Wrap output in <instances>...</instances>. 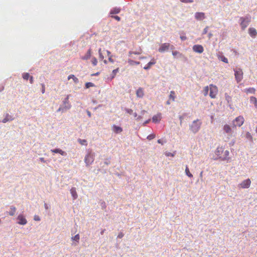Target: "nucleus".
<instances>
[{
  "label": "nucleus",
  "instance_id": "f257e3e1",
  "mask_svg": "<svg viewBox=\"0 0 257 257\" xmlns=\"http://www.w3.org/2000/svg\"><path fill=\"white\" fill-rule=\"evenodd\" d=\"M215 154L218 156V159L225 160L228 159L229 152L228 150H224L223 147H219L216 149Z\"/></svg>",
  "mask_w": 257,
  "mask_h": 257
},
{
  "label": "nucleus",
  "instance_id": "f03ea898",
  "mask_svg": "<svg viewBox=\"0 0 257 257\" xmlns=\"http://www.w3.org/2000/svg\"><path fill=\"white\" fill-rule=\"evenodd\" d=\"M201 124V121L199 119H197L194 120L190 125V130L192 132L195 134L199 131Z\"/></svg>",
  "mask_w": 257,
  "mask_h": 257
},
{
  "label": "nucleus",
  "instance_id": "7ed1b4c3",
  "mask_svg": "<svg viewBox=\"0 0 257 257\" xmlns=\"http://www.w3.org/2000/svg\"><path fill=\"white\" fill-rule=\"evenodd\" d=\"M209 96L211 98H215L218 94V90L216 85L210 84L209 85Z\"/></svg>",
  "mask_w": 257,
  "mask_h": 257
},
{
  "label": "nucleus",
  "instance_id": "20e7f679",
  "mask_svg": "<svg viewBox=\"0 0 257 257\" xmlns=\"http://www.w3.org/2000/svg\"><path fill=\"white\" fill-rule=\"evenodd\" d=\"M240 26L242 30H244L247 27L250 22V17L249 16L245 17H241L240 18Z\"/></svg>",
  "mask_w": 257,
  "mask_h": 257
},
{
  "label": "nucleus",
  "instance_id": "39448f33",
  "mask_svg": "<svg viewBox=\"0 0 257 257\" xmlns=\"http://www.w3.org/2000/svg\"><path fill=\"white\" fill-rule=\"evenodd\" d=\"M244 122V117L242 116H238V117H236L233 121H232V125L233 127L236 126H241Z\"/></svg>",
  "mask_w": 257,
  "mask_h": 257
},
{
  "label": "nucleus",
  "instance_id": "423d86ee",
  "mask_svg": "<svg viewBox=\"0 0 257 257\" xmlns=\"http://www.w3.org/2000/svg\"><path fill=\"white\" fill-rule=\"evenodd\" d=\"M170 47L172 49L174 48V46L173 45L171 46L170 43H163L161 45L160 48H159L158 51L160 53H163L165 51H168Z\"/></svg>",
  "mask_w": 257,
  "mask_h": 257
},
{
  "label": "nucleus",
  "instance_id": "0eeeda50",
  "mask_svg": "<svg viewBox=\"0 0 257 257\" xmlns=\"http://www.w3.org/2000/svg\"><path fill=\"white\" fill-rule=\"evenodd\" d=\"M235 77L238 82H240L243 78V72L241 69H236L235 71Z\"/></svg>",
  "mask_w": 257,
  "mask_h": 257
},
{
  "label": "nucleus",
  "instance_id": "6e6552de",
  "mask_svg": "<svg viewBox=\"0 0 257 257\" xmlns=\"http://www.w3.org/2000/svg\"><path fill=\"white\" fill-rule=\"evenodd\" d=\"M251 181L249 179H247L242 181L239 184V187L241 188H248L250 185Z\"/></svg>",
  "mask_w": 257,
  "mask_h": 257
},
{
  "label": "nucleus",
  "instance_id": "1a4fd4ad",
  "mask_svg": "<svg viewBox=\"0 0 257 257\" xmlns=\"http://www.w3.org/2000/svg\"><path fill=\"white\" fill-rule=\"evenodd\" d=\"M193 50L198 53H202L204 51L203 46L201 45H195L193 47Z\"/></svg>",
  "mask_w": 257,
  "mask_h": 257
},
{
  "label": "nucleus",
  "instance_id": "9d476101",
  "mask_svg": "<svg viewBox=\"0 0 257 257\" xmlns=\"http://www.w3.org/2000/svg\"><path fill=\"white\" fill-rule=\"evenodd\" d=\"M18 220V223L21 225H25L27 223L26 219L22 215H19L17 218Z\"/></svg>",
  "mask_w": 257,
  "mask_h": 257
},
{
  "label": "nucleus",
  "instance_id": "9b49d317",
  "mask_svg": "<svg viewBox=\"0 0 257 257\" xmlns=\"http://www.w3.org/2000/svg\"><path fill=\"white\" fill-rule=\"evenodd\" d=\"M195 17L196 19L198 20H202L205 18V14L202 12L196 13L195 14Z\"/></svg>",
  "mask_w": 257,
  "mask_h": 257
},
{
  "label": "nucleus",
  "instance_id": "f8f14e48",
  "mask_svg": "<svg viewBox=\"0 0 257 257\" xmlns=\"http://www.w3.org/2000/svg\"><path fill=\"white\" fill-rule=\"evenodd\" d=\"M248 33L249 35L252 38L255 37L257 35L256 31L253 28H249L248 29Z\"/></svg>",
  "mask_w": 257,
  "mask_h": 257
},
{
  "label": "nucleus",
  "instance_id": "ddd939ff",
  "mask_svg": "<svg viewBox=\"0 0 257 257\" xmlns=\"http://www.w3.org/2000/svg\"><path fill=\"white\" fill-rule=\"evenodd\" d=\"M223 130L224 131V132L226 134H231L232 130L231 128V126L227 124L224 125Z\"/></svg>",
  "mask_w": 257,
  "mask_h": 257
},
{
  "label": "nucleus",
  "instance_id": "4468645a",
  "mask_svg": "<svg viewBox=\"0 0 257 257\" xmlns=\"http://www.w3.org/2000/svg\"><path fill=\"white\" fill-rule=\"evenodd\" d=\"M136 95L138 97L142 98L144 95V90L142 88H139L136 91Z\"/></svg>",
  "mask_w": 257,
  "mask_h": 257
},
{
  "label": "nucleus",
  "instance_id": "2eb2a0df",
  "mask_svg": "<svg viewBox=\"0 0 257 257\" xmlns=\"http://www.w3.org/2000/svg\"><path fill=\"white\" fill-rule=\"evenodd\" d=\"M161 119V113H158L157 115L153 116L152 117V121L155 123L159 122Z\"/></svg>",
  "mask_w": 257,
  "mask_h": 257
},
{
  "label": "nucleus",
  "instance_id": "dca6fc26",
  "mask_svg": "<svg viewBox=\"0 0 257 257\" xmlns=\"http://www.w3.org/2000/svg\"><path fill=\"white\" fill-rule=\"evenodd\" d=\"M112 131L116 134H119L122 132V128L120 126L113 125L112 126Z\"/></svg>",
  "mask_w": 257,
  "mask_h": 257
},
{
  "label": "nucleus",
  "instance_id": "f3484780",
  "mask_svg": "<svg viewBox=\"0 0 257 257\" xmlns=\"http://www.w3.org/2000/svg\"><path fill=\"white\" fill-rule=\"evenodd\" d=\"M156 63V60L154 59H153L151 60V61L150 62H149L147 65L146 66H145L144 67V69H146V70H147V69H149L151 68V66L153 65H154Z\"/></svg>",
  "mask_w": 257,
  "mask_h": 257
},
{
  "label": "nucleus",
  "instance_id": "a211bd4d",
  "mask_svg": "<svg viewBox=\"0 0 257 257\" xmlns=\"http://www.w3.org/2000/svg\"><path fill=\"white\" fill-rule=\"evenodd\" d=\"M172 55L174 57L176 56H178L180 58L184 57V55L182 53H180L179 52L177 51H172Z\"/></svg>",
  "mask_w": 257,
  "mask_h": 257
},
{
  "label": "nucleus",
  "instance_id": "6ab92c4d",
  "mask_svg": "<svg viewBox=\"0 0 257 257\" xmlns=\"http://www.w3.org/2000/svg\"><path fill=\"white\" fill-rule=\"evenodd\" d=\"M250 103H253L255 107L257 108V99L256 97L251 96L250 97Z\"/></svg>",
  "mask_w": 257,
  "mask_h": 257
},
{
  "label": "nucleus",
  "instance_id": "aec40b11",
  "mask_svg": "<svg viewBox=\"0 0 257 257\" xmlns=\"http://www.w3.org/2000/svg\"><path fill=\"white\" fill-rule=\"evenodd\" d=\"M16 211V208L14 206H11L10 207V211L9 212V214L11 216H14L15 214Z\"/></svg>",
  "mask_w": 257,
  "mask_h": 257
},
{
  "label": "nucleus",
  "instance_id": "412c9836",
  "mask_svg": "<svg viewBox=\"0 0 257 257\" xmlns=\"http://www.w3.org/2000/svg\"><path fill=\"white\" fill-rule=\"evenodd\" d=\"M120 11V9L119 8H115L112 9L110 12V14H118Z\"/></svg>",
  "mask_w": 257,
  "mask_h": 257
},
{
  "label": "nucleus",
  "instance_id": "4be33fe9",
  "mask_svg": "<svg viewBox=\"0 0 257 257\" xmlns=\"http://www.w3.org/2000/svg\"><path fill=\"white\" fill-rule=\"evenodd\" d=\"M118 70H119V68H117L115 69H114L112 71V73L111 74V76H110V80H112L115 77L116 73L118 72Z\"/></svg>",
  "mask_w": 257,
  "mask_h": 257
},
{
  "label": "nucleus",
  "instance_id": "5701e85b",
  "mask_svg": "<svg viewBox=\"0 0 257 257\" xmlns=\"http://www.w3.org/2000/svg\"><path fill=\"white\" fill-rule=\"evenodd\" d=\"M98 53H99V59L101 60H103V62L105 64H107V62L106 60H103L104 59V56H103L101 52V49H99V50H98Z\"/></svg>",
  "mask_w": 257,
  "mask_h": 257
},
{
  "label": "nucleus",
  "instance_id": "b1692460",
  "mask_svg": "<svg viewBox=\"0 0 257 257\" xmlns=\"http://www.w3.org/2000/svg\"><path fill=\"white\" fill-rule=\"evenodd\" d=\"M71 195L74 199H76L77 197V193L75 188H72L70 190Z\"/></svg>",
  "mask_w": 257,
  "mask_h": 257
},
{
  "label": "nucleus",
  "instance_id": "393cba45",
  "mask_svg": "<svg viewBox=\"0 0 257 257\" xmlns=\"http://www.w3.org/2000/svg\"><path fill=\"white\" fill-rule=\"evenodd\" d=\"M176 98L175 93L174 91H171L169 95V99H172L173 101L175 100Z\"/></svg>",
  "mask_w": 257,
  "mask_h": 257
},
{
  "label": "nucleus",
  "instance_id": "a878e982",
  "mask_svg": "<svg viewBox=\"0 0 257 257\" xmlns=\"http://www.w3.org/2000/svg\"><path fill=\"white\" fill-rule=\"evenodd\" d=\"M79 239H80V237H79V234H77L74 236L72 237V240L73 241H76V243H78Z\"/></svg>",
  "mask_w": 257,
  "mask_h": 257
},
{
  "label": "nucleus",
  "instance_id": "bb28decb",
  "mask_svg": "<svg viewBox=\"0 0 257 257\" xmlns=\"http://www.w3.org/2000/svg\"><path fill=\"white\" fill-rule=\"evenodd\" d=\"M91 56V50L89 49L88 51L87 52L86 54L83 57V59H88Z\"/></svg>",
  "mask_w": 257,
  "mask_h": 257
},
{
  "label": "nucleus",
  "instance_id": "cd10ccee",
  "mask_svg": "<svg viewBox=\"0 0 257 257\" xmlns=\"http://www.w3.org/2000/svg\"><path fill=\"white\" fill-rule=\"evenodd\" d=\"M185 173L187 176H188L189 177H192L193 175L190 172L189 168L187 166L186 167L185 169Z\"/></svg>",
  "mask_w": 257,
  "mask_h": 257
},
{
  "label": "nucleus",
  "instance_id": "c85d7f7f",
  "mask_svg": "<svg viewBox=\"0 0 257 257\" xmlns=\"http://www.w3.org/2000/svg\"><path fill=\"white\" fill-rule=\"evenodd\" d=\"M209 89V87L208 86H205L204 88L203 93H204V96H207V94L208 93Z\"/></svg>",
  "mask_w": 257,
  "mask_h": 257
},
{
  "label": "nucleus",
  "instance_id": "c756f323",
  "mask_svg": "<svg viewBox=\"0 0 257 257\" xmlns=\"http://www.w3.org/2000/svg\"><path fill=\"white\" fill-rule=\"evenodd\" d=\"M219 59L222 62H224L225 63H228V59L225 57H224V56H220L219 57Z\"/></svg>",
  "mask_w": 257,
  "mask_h": 257
},
{
  "label": "nucleus",
  "instance_id": "7c9ffc66",
  "mask_svg": "<svg viewBox=\"0 0 257 257\" xmlns=\"http://www.w3.org/2000/svg\"><path fill=\"white\" fill-rule=\"evenodd\" d=\"M93 86H94V84L92 82H87L85 84L86 88H89V87H93Z\"/></svg>",
  "mask_w": 257,
  "mask_h": 257
},
{
  "label": "nucleus",
  "instance_id": "2f4dec72",
  "mask_svg": "<svg viewBox=\"0 0 257 257\" xmlns=\"http://www.w3.org/2000/svg\"><path fill=\"white\" fill-rule=\"evenodd\" d=\"M225 97L228 103H229L231 101V97L227 93L225 94Z\"/></svg>",
  "mask_w": 257,
  "mask_h": 257
},
{
  "label": "nucleus",
  "instance_id": "473e14b6",
  "mask_svg": "<svg viewBox=\"0 0 257 257\" xmlns=\"http://www.w3.org/2000/svg\"><path fill=\"white\" fill-rule=\"evenodd\" d=\"M91 63L94 66H96L97 63V60L96 58L93 57L91 59Z\"/></svg>",
  "mask_w": 257,
  "mask_h": 257
},
{
  "label": "nucleus",
  "instance_id": "72a5a7b5",
  "mask_svg": "<svg viewBox=\"0 0 257 257\" xmlns=\"http://www.w3.org/2000/svg\"><path fill=\"white\" fill-rule=\"evenodd\" d=\"M100 206L102 209H105L106 207V203L104 201H102L100 203Z\"/></svg>",
  "mask_w": 257,
  "mask_h": 257
},
{
  "label": "nucleus",
  "instance_id": "f704fd0d",
  "mask_svg": "<svg viewBox=\"0 0 257 257\" xmlns=\"http://www.w3.org/2000/svg\"><path fill=\"white\" fill-rule=\"evenodd\" d=\"M125 111L130 114H132L133 113V110L132 109L125 108Z\"/></svg>",
  "mask_w": 257,
  "mask_h": 257
},
{
  "label": "nucleus",
  "instance_id": "c9c22d12",
  "mask_svg": "<svg viewBox=\"0 0 257 257\" xmlns=\"http://www.w3.org/2000/svg\"><path fill=\"white\" fill-rule=\"evenodd\" d=\"M155 135L154 134H151L147 137V139L149 140L154 139Z\"/></svg>",
  "mask_w": 257,
  "mask_h": 257
},
{
  "label": "nucleus",
  "instance_id": "e433bc0d",
  "mask_svg": "<svg viewBox=\"0 0 257 257\" xmlns=\"http://www.w3.org/2000/svg\"><path fill=\"white\" fill-rule=\"evenodd\" d=\"M181 2L182 3H193V0H180Z\"/></svg>",
  "mask_w": 257,
  "mask_h": 257
},
{
  "label": "nucleus",
  "instance_id": "4c0bfd02",
  "mask_svg": "<svg viewBox=\"0 0 257 257\" xmlns=\"http://www.w3.org/2000/svg\"><path fill=\"white\" fill-rule=\"evenodd\" d=\"M111 17L115 19L117 21H119L120 20V17L117 16H111Z\"/></svg>",
  "mask_w": 257,
  "mask_h": 257
},
{
  "label": "nucleus",
  "instance_id": "58836bf2",
  "mask_svg": "<svg viewBox=\"0 0 257 257\" xmlns=\"http://www.w3.org/2000/svg\"><path fill=\"white\" fill-rule=\"evenodd\" d=\"M246 136L247 139L252 140V137L249 133L247 132L246 134Z\"/></svg>",
  "mask_w": 257,
  "mask_h": 257
},
{
  "label": "nucleus",
  "instance_id": "ea45409f",
  "mask_svg": "<svg viewBox=\"0 0 257 257\" xmlns=\"http://www.w3.org/2000/svg\"><path fill=\"white\" fill-rule=\"evenodd\" d=\"M123 236H124V234L122 232H120L119 233V234L117 236V237L119 238H121L123 237Z\"/></svg>",
  "mask_w": 257,
  "mask_h": 257
},
{
  "label": "nucleus",
  "instance_id": "a19ab883",
  "mask_svg": "<svg viewBox=\"0 0 257 257\" xmlns=\"http://www.w3.org/2000/svg\"><path fill=\"white\" fill-rule=\"evenodd\" d=\"M208 27H206L203 31V34H206L208 32Z\"/></svg>",
  "mask_w": 257,
  "mask_h": 257
},
{
  "label": "nucleus",
  "instance_id": "79ce46f5",
  "mask_svg": "<svg viewBox=\"0 0 257 257\" xmlns=\"http://www.w3.org/2000/svg\"><path fill=\"white\" fill-rule=\"evenodd\" d=\"M112 55L109 56V57H108V60L109 62L113 63H114V60L112 59Z\"/></svg>",
  "mask_w": 257,
  "mask_h": 257
},
{
  "label": "nucleus",
  "instance_id": "37998d69",
  "mask_svg": "<svg viewBox=\"0 0 257 257\" xmlns=\"http://www.w3.org/2000/svg\"><path fill=\"white\" fill-rule=\"evenodd\" d=\"M34 220H36V221H39L40 220V218L39 216L35 215L34 216Z\"/></svg>",
  "mask_w": 257,
  "mask_h": 257
},
{
  "label": "nucleus",
  "instance_id": "c03bdc74",
  "mask_svg": "<svg viewBox=\"0 0 257 257\" xmlns=\"http://www.w3.org/2000/svg\"><path fill=\"white\" fill-rule=\"evenodd\" d=\"M180 39L182 41H185V40H186L187 39V37L185 36H180Z\"/></svg>",
  "mask_w": 257,
  "mask_h": 257
},
{
  "label": "nucleus",
  "instance_id": "a18cd8bd",
  "mask_svg": "<svg viewBox=\"0 0 257 257\" xmlns=\"http://www.w3.org/2000/svg\"><path fill=\"white\" fill-rule=\"evenodd\" d=\"M165 155L167 156H174V155L172 153H167V152H166L165 153Z\"/></svg>",
  "mask_w": 257,
  "mask_h": 257
},
{
  "label": "nucleus",
  "instance_id": "49530a36",
  "mask_svg": "<svg viewBox=\"0 0 257 257\" xmlns=\"http://www.w3.org/2000/svg\"><path fill=\"white\" fill-rule=\"evenodd\" d=\"M106 53H107V55H108V57H109V56L111 55V53H110V52L109 51L106 50Z\"/></svg>",
  "mask_w": 257,
  "mask_h": 257
},
{
  "label": "nucleus",
  "instance_id": "de8ad7c7",
  "mask_svg": "<svg viewBox=\"0 0 257 257\" xmlns=\"http://www.w3.org/2000/svg\"><path fill=\"white\" fill-rule=\"evenodd\" d=\"M130 53V55L132 54H139V53H137V52H129Z\"/></svg>",
  "mask_w": 257,
  "mask_h": 257
},
{
  "label": "nucleus",
  "instance_id": "09e8293b",
  "mask_svg": "<svg viewBox=\"0 0 257 257\" xmlns=\"http://www.w3.org/2000/svg\"><path fill=\"white\" fill-rule=\"evenodd\" d=\"M105 231V229H102V230L101 231V232H100V234H101V235H102V234L104 233V231Z\"/></svg>",
  "mask_w": 257,
  "mask_h": 257
},
{
  "label": "nucleus",
  "instance_id": "8fccbe9b",
  "mask_svg": "<svg viewBox=\"0 0 257 257\" xmlns=\"http://www.w3.org/2000/svg\"><path fill=\"white\" fill-rule=\"evenodd\" d=\"M158 143H159V144H163V143H162V141L161 140L159 139L158 140Z\"/></svg>",
  "mask_w": 257,
  "mask_h": 257
},
{
  "label": "nucleus",
  "instance_id": "3c124183",
  "mask_svg": "<svg viewBox=\"0 0 257 257\" xmlns=\"http://www.w3.org/2000/svg\"><path fill=\"white\" fill-rule=\"evenodd\" d=\"M86 141L85 140H83V141H81V145H84V143H85Z\"/></svg>",
  "mask_w": 257,
  "mask_h": 257
},
{
  "label": "nucleus",
  "instance_id": "603ef678",
  "mask_svg": "<svg viewBox=\"0 0 257 257\" xmlns=\"http://www.w3.org/2000/svg\"><path fill=\"white\" fill-rule=\"evenodd\" d=\"M87 114L89 117L91 116V113L90 111H87Z\"/></svg>",
  "mask_w": 257,
  "mask_h": 257
},
{
  "label": "nucleus",
  "instance_id": "864d4df0",
  "mask_svg": "<svg viewBox=\"0 0 257 257\" xmlns=\"http://www.w3.org/2000/svg\"><path fill=\"white\" fill-rule=\"evenodd\" d=\"M134 116H135V117H137V113H136V112H135V113H134Z\"/></svg>",
  "mask_w": 257,
  "mask_h": 257
},
{
  "label": "nucleus",
  "instance_id": "5fc2aeb1",
  "mask_svg": "<svg viewBox=\"0 0 257 257\" xmlns=\"http://www.w3.org/2000/svg\"><path fill=\"white\" fill-rule=\"evenodd\" d=\"M179 118H180V120H181V122H182V120L183 118H182V116H180V117H179Z\"/></svg>",
  "mask_w": 257,
  "mask_h": 257
},
{
  "label": "nucleus",
  "instance_id": "6e6d98bb",
  "mask_svg": "<svg viewBox=\"0 0 257 257\" xmlns=\"http://www.w3.org/2000/svg\"><path fill=\"white\" fill-rule=\"evenodd\" d=\"M150 121V119H149L148 120H147L146 122H145V123H149V122Z\"/></svg>",
  "mask_w": 257,
  "mask_h": 257
},
{
  "label": "nucleus",
  "instance_id": "4d7b16f0",
  "mask_svg": "<svg viewBox=\"0 0 257 257\" xmlns=\"http://www.w3.org/2000/svg\"><path fill=\"white\" fill-rule=\"evenodd\" d=\"M167 104H170V101H169V100H168V101H167Z\"/></svg>",
  "mask_w": 257,
  "mask_h": 257
},
{
  "label": "nucleus",
  "instance_id": "13d9d810",
  "mask_svg": "<svg viewBox=\"0 0 257 257\" xmlns=\"http://www.w3.org/2000/svg\"><path fill=\"white\" fill-rule=\"evenodd\" d=\"M211 36H212V34H209V37H210Z\"/></svg>",
  "mask_w": 257,
  "mask_h": 257
},
{
  "label": "nucleus",
  "instance_id": "bf43d9fd",
  "mask_svg": "<svg viewBox=\"0 0 257 257\" xmlns=\"http://www.w3.org/2000/svg\"><path fill=\"white\" fill-rule=\"evenodd\" d=\"M136 64H140V62H136Z\"/></svg>",
  "mask_w": 257,
  "mask_h": 257
},
{
  "label": "nucleus",
  "instance_id": "052dcab7",
  "mask_svg": "<svg viewBox=\"0 0 257 257\" xmlns=\"http://www.w3.org/2000/svg\"><path fill=\"white\" fill-rule=\"evenodd\" d=\"M202 172H201L200 173V176H202Z\"/></svg>",
  "mask_w": 257,
  "mask_h": 257
},
{
  "label": "nucleus",
  "instance_id": "680f3d73",
  "mask_svg": "<svg viewBox=\"0 0 257 257\" xmlns=\"http://www.w3.org/2000/svg\"><path fill=\"white\" fill-rule=\"evenodd\" d=\"M255 131H256V132L257 133V127H256V130Z\"/></svg>",
  "mask_w": 257,
  "mask_h": 257
}]
</instances>
